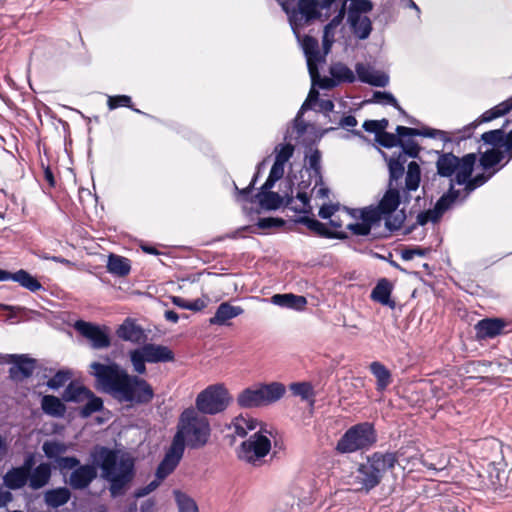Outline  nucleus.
<instances>
[{"label": "nucleus", "instance_id": "473e14b6", "mask_svg": "<svg viewBox=\"0 0 512 512\" xmlns=\"http://www.w3.org/2000/svg\"><path fill=\"white\" fill-rule=\"evenodd\" d=\"M271 301L275 305L282 307L293 308L296 310H302L307 304V300L304 296L288 294H275L272 296Z\"/></svg>", "mask_w": 512, "mask_h": 512}, {"label": "nucleus", "instance_id": "bb28decb", "mask_svg": "<svg viewBox=\"0 0 512 512\" xmlns=\"http://www.w3.org/2000/svg\"><path fill=\"white\" fill-rule=\"evenodd\" d=\"M459 196L460 191L454 188L453 181L451 180L448 191L437 200L434 208L432 209L434 217L440 220L444 213L456 202Z\"/></svg>", "mask_w": 512, "mask_h": 512}, {"label": "nucleus", "instance_id": "09e8293b", "mask_svg": "<svg viewBox=\"0 0 512 512\" xmlns=\"http://www.w3.org/2000/svg\"><path fill=\"white\" fill-rule=\"evenodd\" d=\"M86 400L87 403L80 410V415L83 418H87L103 409V400L94 393L93 396H87Z\"/></svg>", "mask_w": 512, "mask_h": 512}, {"label": "nucleus", "instance_id": "f704fd0d", "mask_svg": "<svg viewBox=\"0 0 512 512\" xmlns=\"http://www.w3.org/2000/svg\"><path fill=\"white\" fill-rule=\"evenodd\" d=\"M70 498L71 492L67 487L50 489L44 496L46 504L52 508H58L65 505Z\"/></svg>", "mask_w": 512, "mask_h": 512}, {"label": "nucleus", "instance_id": "423d86ee", "mask_svg": "<svg viewBox=\"0 0 512 512\" xmlns=\"http://www.w3.org/2000/svg\"><path fill=\"white\" fill-rule=\"evenodd\" d=\"M286 392L280 382L257 384L243 389L236 398L237 405L242 409L259 408L279 401Z\"/></svg>", "mask_w": 512, "mask_h": 512}, {"label": "nucleus", "instance_id": "3c124183", "mask_svg": "<svg viewBox=\"0 0 512 512\" xmlns=\"http://www.w3.org/2000/svg\"><path fill=\"white\" fill-rule=\"evenodd\" d=\"M143 347L130 351V360L133 365L134 371L138 374L146 373L147 357L144 355Z\"/></svg>", "mask_w": 512, "mask_h": 512}, {"label": "nucleus", "instance_id": "f3484780", "mask_svg": "<svg viewBox=\"0 0 512 512\" xmlns=\"http://www.w3.org/2000/svg\"><path fill=\"white\" fill-rule=\"evenodd\" d=\"M302 48L307 58V67L313 80L318 77L317 64L325 60V55L319 51L318 40L310 35H305L302 40Z\"/></svg>", "mask_w": 512, "mask_h": 512}, {"label": "nucleus", "instance_id": "13d9d810", "mask_svg": "<svg viewBox=\"0 0 512 512\" xmlns=\"http://www.w3.org/2000/svg\"><path fill=\"white\" fill-rule=\"evenodd\" d=\"M275 162L285 165V163L293 156L294 146L291 143L280 145V149L276 147Z\"/></svg>", "mask_w": 512, "mask_h": 512}, {"label": "nucleus", "instance_id": "7c9ffc66", "mask_svg": "<svg viewBox=\"0 0 512 512\" xmlns=\"http://www.w3.org/2000/svg\"><path fill=\"white\" fill-rule=\"evenodd\" d=\"M51 478V466L49 463H41L30 473L28 478L32 489L37 490L48 484Z\"/></svg>", "mask_w": 512, "mask_h": 512}, {"label": "nucleus", "instance_id": "603ef678", "mask_svg": "<svg viewBox=\"0 0 512 512\" xmlns=\"http://www.w3.org/2000/svg\"><path fill=\"white\" fill-rule=\"evenodd\" d=\"M321 156V151L317 148L311 149V153L306 155L308 169L313 171L314 176L318 177L320 182H322Z\"/></svg>", "mask_w": 512, "mask_h": 512}, {"label": "nucleus", "instance_id": "4468645a", "mask_svg": "<svg viewBox=\"0 0 512 512\" xmlns=\"http://www.w3.org/2000/svg\"><path fill=\"white\" fill-rule=\"evenodd\" d=\"M345 210L347 215L350 217L356 220H361L360 223L351 222L345 225L346 229L349 230L353 235L368 236L371 234L373 228L380 225V223L376 220L373 214H371L367 207L361 209L346 208Z\"/></svg>", "mask_w": 512, "mask_h": 512}, {"label": "nucleus", "instance_id": "6e6552de", "mask_svg": "<svg viewBox=\"0 0 512 512\" xmlns=\"http://www.w3.org/2000/svg\"><path fill=\"white\" fill-rule=\"evenodd\" d=\"M476 160L475 153H468L462 158L452 152L439 153L436 161L437 174L447 178L455 175V182L462 185L467 178L472 176Z\"/></svg>", "mask_w": 512, "mask_h": 512}, {"label": "nucleus", "instance_id": "774afa93", "mask_svg": "<svg viewBox=\"0 0 512 512\" xmlns=\"http://www.w3.org/2000/svg\"><path fill=\"white\" fill-rule=\"evenodd\" d=\"M429 221H432V222H438L439 219L438 218H435L434 217V213H433V210L432 209H428L426 211H423V212H420L418 215H417V219H416V223L418 225H421V226H424L426 225Z\"/></svg>", "mask_w": 512, "mask_h": 512}, {"label": "nucleus", "instance_id": "6e6d98bb", "mask_svg": "<svg viewBox=\"0 0 512 512\" xmlns=\"http://www.w3.org/2000/svg\"><path fill=\"white\" fill-rule=\"evenodd\" d=\"M172 302L177 307H180L183 309H188V310H191L194 312L201 311L206 306L205 302L201 299H196V300L190 302V301H187L186 299L179 297V296H174L172 298Z\"/></svg>", "mask_w": 512, "mask_h": 512}, {"label": "nucleus", "instance_id": "aec40b11", "mask_svg": "<svg viewBox=\"0 0 512 512\" xmlns=\"http://www.w3.org/2000/svg\"><path fill=\"white\" fill-rule=\"evenodd\" d=\"M116 335L123 341L140 344L145 341L146 335L143 328L132 318H126L117 328Z\"/></svg>", "mask_w": 512, "mask_h": 512}, {"label": "nucleus", "instance_id": "8fccbe9b", "mask_svg": "<svg viewBox=\"0 0 512 512\" xmlns=\"http://www.w3.org/2000/svg\"><path fill=\"white\" fill-rule=\"evenodd\" d=\"M296 198L301 201L302 208L298 209L295 207H292V203L294 201L293 196H287L285 206L293 209L295 212L303 213V214H310L312 212V207L310 206V197L305 191H299L296 195Z\"/></svg>", "mask_w": 512, "mask_h": 512}, {"label": "nucleus", "instance_id": "4d7b16f0", "mask_svg": "<svg viewBox=\"0 0 512 512\" xmlns=\"http://www.w3.org/2000/svg\"><path fill=\"white\" fill-rule=\"evenodd\" d=\"M80 464V460L75 456H62L57 459L56 467L63 473L66 470L76 469Z\"/></svg>", "mask_w": 512, "mask_h": 512}, {"label": "nucleus", "instance_id": "f8f14e48", "mask_svg": "<svg viewBox=\"0 0 512 512\" xmlns=\"http://www.w3.org/2000/svg\"><path fill=\"white\" fill-rule=\"evenodd\" d=\"M270 450V439L259 431L241 443L238 450V458L253 466H260L262 459Z\"/></svg>", "mask_w": 512, "mask_h": 512}, {"label": "nucleus", "instance_id": "2f4dec72", "mask_svg": "<svg viewBox=\"0 0 512 512\" xmlns=\"http://www.w3.org/2000/svg\"><path fill=\"white\" fill-rule=\"evenodd\" d=\"M43 412L49 416L61 418L66 413L65 404L54 395H45L41 400Z\"/></svg>", "mask_w": 512, "mask_h": 512}, {"label": "nucleus", "instance_id": "7ed1b4c3", "mask_svg": "<svg viewBox=\"0 0 512 512\" xmlns=\"http://www.w3.org/2000/svg\"><path fill=\"white\" fill-rule=\"evenodd\" d=\"M90 368L97 387L120 402L147 405L154 398V389L148 381L137 375H129L115 362H92Z\"/></svg>", "mask_w": 512, "mask_h": 512}, {"label": "nucleus", "instance_id": "72a5a7b5", "mask_svg": "<svg viewBox=\"0 0 512 512\" xmlns=\"http://www.w3.org/2000/svg\"><path fill=\"white\" fill-rule=\"evenodd\" d=\"M107 270L118 277H125L131 270L130 260L116 254H110L107 262Z\"/></svg>", "mask_w": 512, "mask_h": 512}, {"label": "nucleus", "instance_id": "1a4fd4ad", "mask_svg": "<svg viewBox=\"0 0 512 512\" xmlns=\"http://www.w3.org/2000/svg\"><path fill=\"white\" fill-rule=\"evenodd\" d=\"M287 14L293 30L320 19L322 13L318 0H276Z\"/></svg>", "mask_w": 512, "mask_h": 512}, {"label": "nucleus", "instance_id": "dca6fc26", "mask_svg": "<svg viewBox=\"0 0 512 512\" xmlns=\"http://www.w3.org/2000/svg\"><path fill=\"white\" fill-rule=\"evenodd\" d=\"M508 322L503 318H484L479 320L475 326L476 339L487 340L493 339L499 335L505 334V328Z\"/></svg>", "mask_w": 512, "mask_h": 512}, {"label": "nucleus", "instance_id": "9b49d317", "mask_svg": "<svg viewBox=\"0 0 512 512\" xmlns=\"http://www.w3.org/2000/svg\"><path fill=\"white\" fill-rule=\"evenodd\" d=\"M413 136H423L430 138H439L442 141H450V137L448 136V132L433 129L430 127H423L421 129L411 128L405 126H397L396 134L389 132H381L377 137L376 141L385 148H393L402 144L403 138L405 137H413Z\"/></svg>", "mask_w": 512, "mask_h": 512}, {"label": "nucleus", "instance_id": "393cba45", "mask_svg": "<svg viewBox=\"0 0 512 512\" xmlns=\"http://www.w3.org/2000/svg\"><path fill=\"white\" fill-rule=\"evenodd\" d=\"M393 286L387 278L380 279L371 292V299L392 309L395 308V301L391 299Z\"/></svg>", "mask_w": 512, "mask_h": 512}, {"label": "nucleus", "instance_id": "864d4df0", "mask_svg": "<svg viewBox=\"0 0 512 512\" xmlns=\"http://www.w3.org/2000/svg\"><path fill=\"white\" fill-rule=\"evenodd\" d=\"M388 169H389V186L396 187L398 181L402 179L405 173V167L402 166L397 161H392L388 159Z\"/></svg>", "mask_w": 512, "mask_h": 512}, {"label": "nucleus", "instance_id": "680f3d73", "mask_svg": "<svg viewBox=\"0 0 512 512\" xmlns=\"http://www.w3.org/2000/svg\"><path fill=\"white\" fill-rule=\"evenodd\" d=\"M430 252V248H422L419 246L413 248H405L401 251V258L405 261L412 260L415 256L424 257Z\"/></svg>", "mask_w": 512, "mask_h": 512}, {"label": "nucleus", "instance_id": "6ab92c4d", "mask_svg": "<svg viewBox=\"0 0 512 512\" xmlns=\"http://www.w3.org/2000/svg\"><path fill=\"white\" fill-rule=\"evenodd\" d=\"M10 361L14 364L9 368V376L13 380H23L32 376L36 360L27 355H11Z\"/></svg>", "mask_w": 512, "mask_h": 512}, {"label": "nucleus", "instance_id": "37998d69", "mask_svg": "<svg viewBox=\"0 0 512 512\" xmlns=\"http://www.w3.org/2000/svg\"><path fill=\"white\" fill-rule=\"evenodd\" d=\"M289 389L294 396H299L302 400H309L311 404H314L315 392L310 382H294L289 385Z\"/></svg>", "mask_w": 512, "mask_h": 512}, {"label": "nucleus", "instance_id": "39448f33", "mask_svg": "<svg viewBox=\"0 0 512 512\" xmlns=\"http://www.w3.org/2000/svg\"><path fill=\"white\" fill-rule=\"evenodd\" d=\"M401 204V194L397 187H390L384 193L377 205L367 206V209L373 214L380 223L382 219L385 221L386 233L373 234V238L388 237L393 232L402 228L406 219L405 211L398 210Z\"/></svg>", "mask_w": 512, "mask_h": 512}, {"label": "nucleus", "instance_id": "ddd939ff", "mask_svg": "<svg viewBox=\"0 0 512 512\" xmlns=\"http://www.w3.org/2000/svg\"><path fill=\"white\" fill-rule=\"evenodd\" d=\"M74 328L91 342L94 349H104L111 345V339L106 326H100L84 320H77Z\"/></svg>", "mask_w": 512, "mask_h": 512}, {"label": "nucleus", "instance_id": "4be33fe9", "mask_svg": "<svg viewBox=\"0 0 512 512\" xmlns=\"http://www.w3.org/2000/svg\"><path fill=\"white\" fill-rule=\"evenodd\" d=\"M142 347L148 363H166L175 360L174 352L167 346L148 343Z\"/></svg>", "mask_w": 512, "mask_h": 512}, {"label": "nucleus", "instance_id": "a18cd8bd", "mask_svg": "<svg viewBox=\"0 0 512 512\" xmlns=\"http://www.w3.org/2000/svg\"><path fill=\"white\" fill-rule=\"evenodd\" d=\"M67 449L65 443L58 441H45L42 445L45 456L49 459H53L55 463L57 459L62 457V454L66 453Z\"/></svg>", "mask_w": 512, "mask_h": 512}, {"label": "nucleus", "instance_id": "a878e982", "mask_svg": "<svg viewBox=\"0 0 512 512\" xmlns=\"http://www.w3.org/2000/svg\"><path fill=\"white\" fill-rule=\"evenodd\" d=\"M244 309L240 306H233L229 302H223L218 307L213 317L210 318L212 325H225L227 321L243 314Z\"/></svg>", "mask_w": 512, "mask_h": 512}, {"label": "nucleus", "instance_id": "412c9836", "mask_svg": "<svg viewBox=\"0 0 512 512\" xmlns=\"http://www.w3.org/2000/svg\"><path fill=\"white\" fill-rule=\"evenodd\" d=\"M508 137L509 132L506 133L503 127L484 132L481 135V140L485 144L492 146V148H498L508 152V159L505 161V165L512 160V149L508 146Z\"/></svg>", "mask_w": 512, "mask_h": 512}, {"label": "nucleus", "instance_id": "c85d7f7f", "mask_svg": "<svg viewBox=\"0 0 512 512\" xmlns=\"http://www.w3.org/2000/svg\"><path fill=\"white\" fill-rule=\"evenodd\" d=\"M369 370L376 378V390L383 392L392 383L391 371L381 362L374 361L369 365Z\"/></svg>", "mask_w": 512, "mask_h": 512}, {"label": "nucleus", "instance_id": "e433bc0d", "mask_svg": "<svg viewBox=\"0 0 512 512\" xmlns=\"http://www.w3.org/2000/svg\"><path fill=\"white\" fill-rule=\"evenodd\" d=\"M356 73L361 82L367 83L373 86L384 87L388 78L385 75L374 76L369 68L365 66L363 63H357L355 66Z\"/></svg>", "mask_w": 512, "mask_h": 512}, {"label": "nucleus", "instance_id": "b1692460", "mask_svg": "<svg viewBox=\"0 0 512 512\" xmlns=\"http://www.w3.org/2000/svg\"><path fill=\"white\" fill-rule=\"evenodd\" d=\"M504 159H508V152L498 148H490L480 154L479 165L485 172H491L498 169Z\"/></svg>", "mask_w": 512, "mask_h": 512}, {"label": "nucleus", "instance_id": "20e7f679", "mask_svg": "<svg viewBox=\"0 0 512 512\" xmlns=\"http://www.w3.org/2000/svg\"><path fill=\"white\" fill-rule=\"evenodd\" d=\"M393 470V460L385 452L375 451L366 457V461L358 465L352 474L351 484L356 491L370 492L377 487L385 473Z\"/></svg>", "mask_w": 512, "mask_h": 512}, {"label": "nucleus", "instance_id": "e2e57ef3", "mask_svg": "<svg viewBox=\"0 0 512 512\" xmlns=\"http://www.w3.org/2000/svg\"><path fill=\"white\" fill-rule=\"evenodd\" d=\"M373 101L381 104H388L391 106H398L397 99L393 94L386 91H376L373 94Z\"/></svg>", "mask_w": 512, "mask_h": 512}, {"label": "nucleus", "instance_id": "052dcab7", "mask_svg": "<svg viewBox=\"0 0 512 512\" xmlns=\"http://www.w3.org/2000/svg\"><path fill=\"white\" fill-rule=\"evenodd\" d=\"M402 150L411 158H418L421 151L420 145L412 139L405 140L403 138L402 144H399Z\"/></svg>", "mask_w": 512, "mask_h": 512}, {"label": "nucleus", "instance_id": "49530a36", "mask_svg": "<svg viewBox=\"0 0 512 512\" xmlns=\"http://www.w3.org/2000/svg\"><path fill=\"white\" fill-rule=\"evenodd\" d=\"M107 106L109 110H115L120 107H127L136 113H142V111H140L139 109L134 108L132 98L128 95L108 96Z\"/></svg>", "mask_w": 512, "mask_h": 512}, {"label": "nucleus", "instance_id": "2eb2a0df", "mask_svg": "<svg viewBox=\"0 0 512 512\" xmlns=\"http://www.w3.org/2000/svg\"><path fill=\"white\" fill-rule=\"evenodd\" d=\"M512 110V96L508 98L507 100L499 103L498 105L494 106L493 108L485 111L482 115H480L476 120L468 124L463 128V135L461 138H469L473 134V130L478 127L482 123L490 122L494 119H497L499 117H502L509 113Z\"/></svg>", "mask_w": 512, "mask_h": 512}, {"label": "nucleus", "instance_id": "58836bf2", "mask_svg": "<svg viewBox=\"0 0 512 512\" xmlns=\"http://www.w3.org/2000/svg\"><path fill=\"white\" fill-rule=\"evenodd\" d=\"M13 281L31 292H36L42 288L39 280L24 269L13 272Z\"/></svg>", "mask_w": 512, "mask_h": 512}, {"label": "nucleus", "instance_id": "ea45409f", "mask_svg": "<svg viewBox=\"0 0 512 512\" xmlns=\"http://www.w3.org/2000/svg\"><path fill=\"white\" fill-rule=\"evenodd\" d=\"M29 476L22 472L17 467L11 468L4 476V484L11 490H17L24 487L28 481Z\"/></svg>", "mask_w": 512, "mask_h": 512}, {"label": "nucleus", "instance_id": "338daca9", "mask_svg": "<svg viewBox=\"0 0 512 512\" xmlns=\"http://www.w3.org/2000/svg\"><path fill=\"white\" fill-rule=\"evenodd\" d=\"M350 5L362 14L369 13L373 9V2L371 0H353Z\"/></svg>", "mask_w": 512, "mask_h": 512}, {"label": "nucleus", "instance_id": "4c0bfd02", "mask_svg": "<svg viewBox=\"0 0 512 512\" xmlns=\"http://www.w3.org/2000/svg\"><path fill=\"white\" fill-rule=\"evenodd\" d=\"M254 198L257 199L261 207L266 210H276L284 202V198L273 191H259Z\"/></svg>", "mask_w": 512, "mask_h": 512}, {"label": "nucleus", "instance_id": "0e129e2a", "mask_svg": "<svg viewBox=\"0 0 512 512\" xmlns=\"http://www.w3.org/2000/svg\"><path fill=\"white\" fill-rule=\"evenodd\" d=\"M285 225V221L282 218L265 217L259 218L257 226L260 229L279 228Z\"/></svg>", "mask_w": 512, "mask_h": 512}, {"label": "nucleus", "instance_id": "cd10ccee", "mask_svg": "<svg viewBox=\"0 0 512 512\" xmlns=\"http://www.w3.org/2000/svg\"><path fill=\"white\" fill-rule=\"evenodd\" d=\"M419 463L429 470L442 471L447 467L448 460L445 455L438 450H428L420 454Z\"/></svg>", "mask_w": 512, "mask_h": 512}, {"label": "nucleus", "instance_id": "f257e3e1", "mask_svg": "<svg viewBox=\"0 0 512 512\" xmlns=\"http://www.w3.org/2000/svg\"><path fill=\"white\" fill-rule=\"evenodd\" d=\"M91 464H80L68 479L73 490L87 489L98 477L109 483L111 497L123 496L136 476L135 460L128 454L119 457V451L106 446L96 445L90 452Z\"/></svg>", "mask_w": 512, "mask_h": 512}, {"label": "nucleus", "instance_id": "0eeeda50", "mask_svg": "<svg viewBox=\"0 0 512 512\" xmlns=\"http://www.w3.org/2000/svg\"><path fill=\"white\" fill-rule=\"evenodd\" d=\"M377 431L370 422H361L348 428L337 441L335 450L340 454L369 450L377 442Z\"/></svg>", "mask_w": 512, "mask_h": 512}, {"label": "nucleus", "instance_id": "a19ab883", "mask_svg": "<svg viewBox=\"0 0 512 512\" xmlns=\"http://www.w3.org/2000/svg\"><path fill=\"white\" fill-rule=\"evenodd\" d=\"M329 72L336 82L339 83H353L355 75L353 71L341 62L334 63L330 66Z\"/></svg>", "mask_w": 512, "mask_h": 512}, {"label": "nucleus", "instance_id": "c756f323", "mask_svg": "<svg viewBox=\"0 0 512 512\" xmlns=\"http://www.w3.org/2000/svg\"><path fill=\"white\" fill-rule=\"evenodd\" d=\"M87 396H93V392L84 385L70 382L65 388L62 398L66 402L82 403Z\"/></svg>", "mask_w": 512, "mask_h": 512}, {"label": "nucleus", "instance_id": "de8ad7c7", "mask_svg": "<svg viewBox=\"0 0 512 512\" xmlns=\"http://www.w3.org/2000/svg\"><path fill=\"white\" fill-rule=\"evenodd\" d=\"M174 495L179 512H199L196 502L187 494L175 490Z\"/></svg>", "mask_w": 512, "mask_h": 512}, {"label": "nucleus", "instance_id": "c03bdc74", "mask_svg": "<svg viewBox=\"0 0 512 512\" xmlns=\"http://www.w3.org/2000/svg\"><path fill=\"white\" fill-rule=\"evenodd\" d=\"M505 164L501 165L498 169H493L491 172H485L481 174H477L474 177H469L466 179L463 185H465V191L467 193L472 192L476 188L484 185L493 175H495L501 168H503Z\"/></svg>", "mask_w": 512, "mask_h": 512}, {"label": "nucleus", "instance_id": "f03ea898", "mask_svg": "<svg viewBox=\"0 0 512 512\" xmlns=\"http://www.w3.org/2000/svg\"><path fill=\"white\" fill-rule=\"evenodd\" d=\"M210 436L211 427L207 417L200 415L193 407L186 408L180 414L171 445L156 469L157 477L165 479L176 469L186 445L190 449H200L208 443Z\"/></svg>", "mask_w": 512, "mask_h": 512}, {"label": "nucleus", "instance_id": "79ce46f5", "mask_svg": "<svg viewBox=\"0 0 512 512\" xmlns=\"http://www.w3.org/2000/svg\"><path fill=\"white\" fill-rule=\"evenodd\" d=\"M421 180V169L417 162L411 161L405 177V189L407 191H416Z\"/></svg>", "mask_w": 512, "mask_h": 512}, {"label": "nucleus", "instance_id": "5fc2aeb1", "mask_svg": "<svg viewBox=\"0 0 512 512\" xmlns=\"http://www.w3.org/2000/svg\"><path fill=\"white\" fill-rule=\"evenodd\" d=\"M353 33L361 40L367 39L372 32V22L368 16H363L355 27H351Z\"/></svg>", "mask_w": 512, "mask_h": 512}, {"label": "nucleus", "instance_id": "9d476101", "mask_svg": "<svg viewBox=\"0 0 512 512\" xmlns=\"http://www.w3.org/2000/svg\"><path fill=\"white\" fill-rule=\"evenodd\" d=\"M232 396L224 384H213L202 390L196 397L195 410L200 414L216 415L225 411Z\"/></svg>", "mask_w": 512, "mask_h": 512}, {"label": "nucleus", "instance_id": "a211bd4d", "mask_svg": "<svg viewBox=\"0 0 512 512\" xmlns=\"http://www.w3.org/2000/svg\"><path fill=\"white\" fill-rule=\"evenodd\" d=\"M295 222L305 225L314 235L318 237L338 240H346L349 237L345 231L330 230L327 228L326 224L309 216H301L296 219Z\"/></svg>", "mask_w": 512, "mask_h": 512}, {"label": "nucleus", "instance_id": "c9c22d12", "mask_svg": "<svg viewBox=\"0 0 512 512\" xmlns=\"http://www.w3.org/2000/svg\"><path fill=\"white\" fill-rule=\"evenodd\" d=\"M258 420L251 416L239 415L235 417L230 425L234 433L239 437H245L249 431H253L258 426Z\"/></svg>", "mask_w": 512, "mask_h": 512}, {"label": "nucleus", "instance_id": "69168bd1", "mask_svg": "<svg viewBox=\"0 0 512 512\" xmlns=\"http://www.w3.org/2000/svg\"><path fill=\"white\" fill-rule=\"evenodd\" d=\"M338 204H324L320 207L318 215L322 219H332L338 211Z\"/></svg>", "mask_w": 512, "mask_h": 512}, {"label": "nucleus", "instance_id": "bf43d9fd", "mask_svg": "<svg viewBox=\"0 0 512 512\" xmlns=\"http://www.w3.org/2000/svg\"><path fill=\"white\" fill-rule=\"evenodd\" d=\"M70 378V373L67 371L59 370L55 375L47 381V386L51 389H58L62 387Z\"/></svg>", "mask_w": 512, "mask_h": 512}, {"label": "nucleus", "instance_id": "5701e85b", "mask_svg": "<svg viewBox=\"0 0 512 512\" xmlns=\"http://www.w3.org/2000/svg\"><path fill=\"white\" fill-rule=\"evenodd\" d=\"M386 456L390 457V460H393V469L396 464L402 463L404 464V468L411 466V469L419 463L420 454L416 451L414 446H402L395 452H385Z\"/></svg>", "mask_w": 512, "mask_h": 512}]
</instances>
